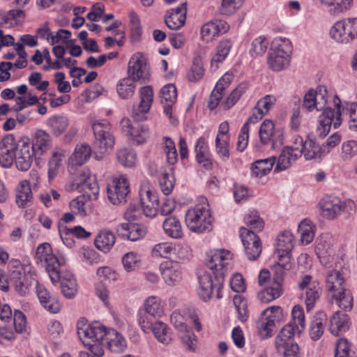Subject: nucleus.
Returning <instances> with one entry per match:
<instances>
[{
	"mask_svg": "<svg viewBox=\"0 0 357 357\" xmlns=\"http://www.w3.org/2000/svg\"><path fill=\"white\" fill-rule=\"evenodd\" d=\"M258 293L257 298L261 302L267 303L279 298L282 293V286L278 284L271 283Z\"/></svg>",
	"mask_w": 357,
	"mask_h": 357,
	"instance_id": "nucleus-43",
	"label": "nucleus"
},
{
	"mask_svg": "<svg viewBox=\"0 0 357 357\" xmlns=\"http://www.w3.org/2000/svg\"><path fill=\"white\" fill-rule=\"evenodd\" d=\"M107 197L114 205H118L126 202V197L130 192V183L126 177L122 175L114 178L108 184L107 188Z\"/></svg>",
	"mask_w": 357,
	"mask_h": 357,
	"instance_id": "nucleus-16",
	"label": "nucleus"
},
{
	"mask_svg": "<svg viewBox=\"0 0 357 357\" xmlns=\"http://www.w3.org/2000/svg\"><path fill=\"white\" fill-rule=\"evenodd\" d=\"M18 143L13 134L5 135L0 140V165L10 167L14 162Z\"/></svg>",
	"mask_w": 357,
	"mask_h": 357,
	"instance_id": "nucleus-20",
	"label": "nucleus"
},
{
	"mask_svg": "<svg viewBox=\"0 0 357 357\" xmlns=\"http://www.w3.org/2000/svg\"><path fill=\"white\" fill-rule=\"evenodd\" d=\"M278 262L274 266L273 270L274 271V277L272 281L274 284L282 286L283 276L285 271L291 268V258L289 257H278Z\"/></svg>",
	"mask_w": 357,
	"mask_h": 357,
	"instance_id": "nucleus-50",
	"label": "nucleus"
},
{
	"mask_svg": "<svg viewBox=\"0 0 357 357\" xmlns=\"http://www.w3.org/2000/svg\"><path fill=\"white\" fill-rule=\"evenodd\" d=\"M36 292L41 305L50 313H58L61 309L59 299L52 295L46 287L37 282Z\"/></svg>",
	"mask_w": 357,
	"mask_h": 357,
	"instance_id": "nucleus-25",
	"label": "nucleus"
},
{
	"mask_svg": "<svg viewBox=\"0 0 357 357\" xmlns=\"http://www.w3.org/2000/svg\"><path fill=\"white\" fill-rule=\"evenodd\" d=\"M316 104L317 110H323L322 114L319 117V126L317 128V135L319 138H324L329 132L331 125L334 128H337L342 123L340 99L336 96L334 99V103L336 111L329 107H326L328 100V91L324 86H318L316 90Z\"/></svg>",
	"mask_w": 357,
	"mask_h": 357,
	"instance_id": "nucleus-2",
	"label": "nucleus"
},
{
	"mask_svg": "<svg viewBox=\"0 0 357 357\" xmlns=\"http://www.w3.org/2000/svg\"><path fill=\"white\" fill-rule=\"evenodd\" d=\"M215 151L223 161H226L229 158V149L228 137H220L217 135L215 140Z\"/></svg>",
	"mask_w": 357,
	"mask_h": 357,
	"instance_id": "nucleus-56",
	"label": "nucleus"
},
{
	"mask_svg": "<svg viewBox=\"0 0 357 357\" xmlns=\"http://www.w3.org/2000/svg\"><path fill=\"white\" fill-rule=\"evenodd\" d=\"M240 236L248 258L256 260L261 252L260 238L252 230L245 227L240 229Z\"/></svg>",
	"mask_w": 357,
	"mask_h": 357,
	"instance_id": "nucleus-19",
	"label": "nucleus"
},
{
	"mask_svg": "<svg viewBox=\"0 0 357 357\" xmlns=\"http://www.w3.org/2000/svg\"><path fill=\"white\" fill-rule=\"evenodd\" d=\"M185 221L190 231L203 233L212 229L213 218L208 204H198L187 211Z\"/></svg>",
	"mask_w": 357,
	"mask_h": 357,
	"instance_id": "nucleus-5",
	"label": "nucleus"
},
{
	"mask_svg": "<svg viewBox=\"0 0 357 357\" xmlns=\"http://www.w3.org/2000/svg\"><path fill=\"white\" fill-rule=\"evenodd\" d=\"M357 154V142L351 139L343 142L340 157L344 161L349 160Z\"/></svg>",
	"mask_w": 357,
	"mask_h": 357,
	"instance_id": "nucleus-63",
	"label": "nucleus"
},
{
	"mask_svg": "<svg viewBox=\"0 0 357 357\" xmlns=\"http://www.w3.org/2000/svg\"><path fill=\"white\" fill-rule=\"evenodd\" d=\"M177 327L181 332H183L181 337L182 342L186 347V349L195 351V345L197 342L196 335L192 332L188 331L187 326L183 323H181Z\"/></svg>",
	"mask_w": 357,
	"mask_h": 357,
	"instance_id": "nucleus-57",
	"label": "nucleus"
},
{
	"mask_svg": "<svg viewBox=\"0 0 357 357\" xmlns=\"http://www.w3.org/2000/svg\"><path fill=\"white\" fill-rule=\"evenodd\" d=\"M160 104L162 106L163 113L168 116L170 123L176 126L178 120L172 115V107L176 102L177 90L172 84L164 86L160 90Z\"/></svg>",
	"mask_w": 357,
	"mask_h": 357,
	"instance_id": "nucleus-21",
	"label": "nucleus"
},
{
	"mask_svg": "<svg viewBox=\"0 0 357 357\" xmlns=\"http://www.w3.org/2000/svg\"><path fill=\"white\" fill-rule=\"evenodd\" d=\"M293 240V235L289 231H284L278 236L276 245L278 257H289L291 258L290 254L294 248Z\"/></svg>",
	"mask_w": 357,
	"mask_h": 357,
	"instance_id": "nucleus-33",
	"label": "nucleus"
},
{
	"mask_svg": "<svg viewBox=\"0 0 357 357\" xmlns=\"http://www.w3.org/2000/svg\"><path fill=\"white\" fill-rule=\"evenodd\" d=\"M130 38L132 43H138L142 35V27L139 15L134 10L128 12Z\"/></svg>",
	"mask_w": 357,
	"mask_h": 357,
	"instance_id": "nucleus-47",
	"label": "nucleus"
},
{
	"mask_svg": "<svg viewBox=\"0 0 357 357\" xmlns=\"http://www.w3.org/2000/svg\"><path fill=\"white\" fill-rule=\"evenodd\" d=\"M8 273L10 282L15 285V290L20 294L25 295L29 289V284L24 280V267L21 261L11 259L8 264Z\"/></svg>",
	"mask_w": 357,
	"mask_h": 357,
	"instance_id": "nucleus-17",
	"label": "nucleus"
},
{
	"mask_svg": "<svg viewBox=\"0 0 357 357\" xmlns=\"http://www.w3.org/2000/svg\"><path fill=\"white\" fill-rule=\"evenodd\" d=\"M259 136L262 144L271 143L272 149L283 143V133L282 130L275 128V124L271 120L266 119L261 124L259 130Z\"/></svg>",
	"mask_w": 357,
	"mask_h": 357,
	"instance_id": "nucleus-18",
	"label": "nucleus"
},
{
	"mask_svg": "<svg viewBox=\"0 0 357 357\" xmlns=\"http://www.w3.org/2000/svg\"><path fill=\"white\" fill-rule=\"evenodd\" d=\"M107 331L108 329L98 322L89 325L83 319L77 324V333L83 344H89V342H105Z\"/></svg>",
	"mask_w": 357,
	"mask_h": 357,
	"instance_id": "nucleus-10",
	"label": "nucleus"
},
{
	"mask_svg": "<svg viewBox=\"0 0 357 357\" xmlns=\"http://www.w3.org/2000/svg\"><path fill=\"white\" fill-rule=\"evenodd\" d=\"M354 203L353 202H342L337 197H326L320 202V208L323 215L328 219H334L341 212L352 211Z\"/></svg>",
	"mask_w": 357,
	"mask_h": 357,
	"instance_id": "nucleus-15",
	"label": "nucleus"
},
{
	"mask_svg": "<svg viewBox=\"0 0 357 357\" xmlns=\"http://www.w3.org/2000/svg\"><path fill=\"white\" fill-rule=\"evenodd\" d=\"M261 314L266 317H262L258 323V331L261 338L265 339L272 335L276 322L282 317V310L280 306H271Z\"/></svg>",
	"mask_w": 357,
	"mask_h": 357,
	"instance_id": "nucleus-14",
	"label": "nucleus"
},
{
	"mask_svg": "<svg viewBox=\"0 0 357 357\" xmlns=\"http://www.w3.org/2000/svg\"><path fill=\"white\" fill-rule=\"evenodd\" d=\"M140 102L132 110V116L135 121L146 119L145 115L149 111L153 100V89L151 86L141 88L139 91Z\"/></svg>",
	"mask_w": 357,
	"mask_h": 357,
	"instance_id": "nucleus-22",
	"label": "nucleus"
},
{
	"mask_svg": "<svg viewBox=\"0 0 357 357\" xmlns=\"http://www.w3.org/2000/svg\"><path fill=\"white\" fill-rule=\"evenodd\" d=\"M173 170V167H169V172L163 173L160 179L161 190L165 195H169L174 186L175 179L172 174Z\"/></svg>",
	"mask_w": 357,
	"mask_h": 357,
	"instance_id": "nucleus-58",
	"label": "nucleus"
},
{
	"mask_svg": "<svg viewBox=\"0 0 357 357\" xmlns=\"http://www.w3.org/2000/svg\"><path fill=\"white\" fill-rule=\"evenodd\" d=\"M349 326V317L346 314L336 312L330 318L329 331L335 335L345 332Z\"/></svg>",
	"mask_w": 357,
	"mask_h": 357,
	"instance_id": "nucleus-37",
	"label": "nucleus"
},
{
	"mask_svg": "<svg viewBox=\"0 0 357 357\" xmlns=\"http://www.w3.org/2000/svg\"><path fill=\"white\" fill-rule=\"evenodd\" d=\"M245 224L252 229L257 231H261L264 227V222L256 211H250L244 218Z\"/></svg>",
	"mask_w": 357,
	"mask_h": 357,
	"instance_id": "nucleus-60",
	"label": "nucleus"
},
{
	"mask_svg": "<svg viewBox=\"0 0 357 357\" xmlns=\"http://www.w3.org/2000/svg\"><path fill=\"white\" fill-rule=\"evenodd\" d=\"M58 279L52 281V283L60 282L61 292L67 298H72L75 296L77 291V285L74 275L69 271L61 272L58 270Z\"/></svg>",
	"mask_w": 357,
	"mask_h": 357,
	"instance_id": "nucleus-28",
	"label": "nucleus"
},
{
	"mask_svg": "<svg viewBox=\"0 0 357 357\" xmlns=\"http://www.w3.org/2000/svg\"><path fill=\"white\" fill-rule=\"evenodd\" d=\"M195 153L197 162L205 169L210 170L213 168L211 153L205 137H200L197 139L195 145Z\"/></svg>",
	"mask_w": 357,
	"mask_h": 357,
	"instance_id": "nucleus-29",
	"label": "nucleus"
},
{
	"mask_svg": "<svg viewBox=\"0 0 357 357\" xmlns=\"http://www.w3.org/2000/svg\"><path fill=\"white\" fill-rule=\"evenodd\" d=\"M301 156L303 155L306 160L320 158L321 157V148L312 139H307L303 147L299 149Z\"/></svg>",
	"mask_w": 357,
	"mask_h": 357,
	"instance_id": "nucleus-46",
	"label": "nucleus"
},
{
	"mask_svg": "<svg viewBox=\"0 0 357 357\" xmlns=\"http://www.w3.org/2000/svg\"><path fill=\"white\" fill-rule=\"evenodd\" d=\"M70 190L82 192L84 197L89 200H96L99 196V185L96 175L91 174L89 170H84L73 181Z\"/></svg>",
	"mask_w": 357,
	"mask_h": 357,
	"instance_id": "nucleus-7",
	"label": "nucleus"
},
{
	"mask_svg": "<svg viewBox=\"0 0 357 357\" xmlns=\"http://www.w3.org/2000/svg\"><path fill=\"white\" fill-rule=\"evenodd\" d=\"M161 275L168 285H172L181 279V272L173 266L172 261H165L160 265Z\"/></svg>",
	"mask_w": 357,
	"mask_h": 357,
	"instance_id": "nucleus-39",
	"label": "nucleus"
},
{
	"mask_svg": "<svg viewBox=\"0 0 357 357\" xmlns=\"http://www.w3.org/2000/svg\"><path fill=\"white\" fill-rule=\"evenodd\" d=\"M161 149L162 153L166 157L167 162L170 167H172L178 160V153L174 142L169 137H164L162 139Z\"/></svg>",
	"mask_w": 357,
	"mask_h": 357,
	"instance_id": "nucleus-45",
	"label": "nucleus"
},
{
	"mask_svg": "<svg viewBox=\"0 0 357 357\" xmlns=\"http://www.w3.org/2000/svg\"><path fill=\"white\" fill-rule=\"evenodd\" d=\"M105 344L111 351L115 353L123 352L126 348L125 338L121 334L112 328L107 331Z\"/></svg>",
	"mask_w": 357,
	"mask_h": 357,
	"instance_id": "nucleus-35",
	"label": "nucleus"
},
{
	"mask_svg": "<svg viewBox=\"0 0 357 357\" xmlns=\"http://www.w3.org/2000/svg\"><path fill=\"white\" fill-rule=\"evenodd\" d=\"M142 210L135 204H130L124 213V218L129 221L139 220L142 211L145 216L153 218L156 215V192L155 187L146 180L142 182L139 188Z\"/></svg>",
	"mask_w": 357,
	"mask_h": 357,
	"instance_id": "nucleus-3",
	"label": "nucleus"
},
{
	"mask_svg": "<svg viewBox=\"0 0 357 357\" xmlns=\"http://www.w3.org/2000/svg\"><path fill=\"white\" fill-rule=\"evenodd\" d=\"M128 78L135 82L146 83L151 77L150 67L146 56L142 52L135 53L128 64Z\"/></svg>",
	"mask_w": 357,
	"mask_h": 357,
	"instance_id": "nucleus-9",
	"label": "nucleus"
},
{
	"mask_svg": "<svg viewBox=\"0 0 357 357\" xmlns=\"http://www.w3.org/2000/svg\"><path fill=\"white\" fill-rule=\"evenodd\" d=\"M275 162V157L258 160L253 162L251 166V175L254 177H262L268 174L272 169Z\"/></svg>",
	"mask_w": 357,
	"mask_h": 357,
	"instance_id": "nucleus-41",
	"label": "nucleus"
},
{
	"mask_svg": "<svg viewBox=\"0 0 357 357\" xmlns=\"http://www.w3.org/2000/svg\"><path fill=\"white\" fill-rule=\"evenodd\" d=\"M298 232L301 234V241L303 244L307 245L314 238V233L312 226L308 220H303L298 225Z\"/></svg>",
	"mask_w": 357,
	"mask_h": 357,
	"instance_id": "nucleus-54",
	"label": "nucleus"
},
{
	"mask_svg": "<svg viewBox=\"0 0 357 357\" xmlns=\"http://www.w3.org/2000/svg\"><path fill=\"white\" fill-rule=\"evenodd\" d=\"M139 262V256L135 252H128L122 257V264L127 272L135 271Z\"/></svg>",
	"mask_w": 357,
	"mask_h": 357,
	"instance_id": "nucleus-62",
	"label": "nucleus"
},
{
	"mask_svg": "<svg viewBox=\"0 0 357 357\" xmlns=\"http://www.w3.org/2000/svg\"><path fill=\"white\" fill-rule=\"evenodd\" d=\"M231 259L229 251L225 250H215L208 256L206 264L211 272L198 274V294L201 299L207 301L213 296L217 299L222 297L220 291Z\"/></svg>",
	"mask_w": 357,
	"mask_h": 357,
	"instance_id": "nucleus-1",
	"label": "nucleus"
},
{
	"mask_svg": "<svg viewBox=\"0 0 357 357\" xmlns=\"http://www.w3.org/2000/svg\"><path fill=\"white\" fill-rule=\"evenodd\" d=\"M50 132L55 137L63 135V141L71 142L77 136L78 128L74 125H70L68 117L63 115H55L50 117L47 122Z\"/></svg>",
	"mask_w": 357,
	"mask_h": 357,
	"instance_id": "nucleus-11",
	"label": "nucleus"
},
{
	"mask_svg": "<svg viewBox=\"0 0 357 357\" xmlns=\"http://www.w3.org/2000/svg\"><path fill=\"white\" fill-rule=\"evenodd\" d=\"M347 266H342L340 269H333L327 272L326 275V289L331 297L339 296L340 293L347 289L345 280L349 275Z\"/></svg>",
	"mask_w": 357,
	"mask_h": 357,
	"instance_id": "nucleus-13",
	"label": "nucleus"
},
{
	"mask_svg": "<svg viewBox=\"0 0 357 357\" xmlns=\"http://www.w3.org/2000/svg\"><path fill=\"white\" fill-rule=\"evenodd\" d=\"M291 46L287 38L273 40L268 53L267 63L270 69L279 72L287 68L290 63Z\"/></svg>",
	"mask_w": 357,
	"mask_h": 357,
	"instance_id": "nucleus-4",
	"label": "nucleus"
},
{
	"mask_svg": "<svg viewBox=\"0 0 357 357\" xmlns=\"http://www.w3.org/2000/svg\"><path fill=\"white\" fill-rule=\"evenodd\" d=\"M320 292L321 289L319 284L317 286L312 285V287L305 289L304 302L307 311L313 308L316 301L319 298Z\"/></svg>",
	"mask_w": 357,
	"mask_h": 357,
	"instance_id": "nucleus-52",
	"label": "nucleus"
},
{
	"mask_svg": "<svg viewBox=\"0 0 357 357\" xmlns=\"http://www.w3.org/2000/svg\"><path fill=\"white\" fill-rule=\"evenodd\" d=\"M120 124L122 131L129 136L130 139L137 144L144 143L149 137V130L147 128L139 123L132 124L128 118H123Z\"/></svg>",
	"mask_w": 357,
	"mask_h": 357,
	"instance_id": "nucleus-23",
	"label": "nucleus"
},
{
	"mask_svg": "<svg viewBox=\"0 0 357 357\" xmlns=\"http://www.w3.org/2000/svg\"><path fill=\"white\" fill-rule=\"evenodd\" d=\"M299 157H301L299 147H284L278 156L274 171L278 172L288 169Z\"/></svg>",
	"mask_w": 357,
	"mask_h": 357,
	"instance_id": "nucleus-30",
	"label": "nucleus"
},
{
	"mask_svg": "<svg viewBox=\"0 0 357 357\" xmlns=\"http://www.w3.org/2000/svg\"><path fill=\"white\" fill-rule=\"evenodd\" d=\"M52 139L50 134L43 130L36 132L34 141L31 144L33 151L38 155H43L51 146Z\"/></svg>",
	"mask_w": 357,
	"mask_h": 357,
	"instance_id": "nucleus-34",
	"label": "nucleus"
},
{
	"mask_svg": "<svg viewBox=\"0 0 357 357\" xmlns=\"http://www.w3.org/2000/svg\"><path fill=\"white\" fill-rule=\"evenodd\" d=\"M187 3L183 2L179 6L167 11L165 22L166 25L172 30L181 28L185 22Z\"/></svg>",
	"mask_w": 357,
	"mask_h": 357,
	"instance_id": "nucleus-27",
	"label": "nucleus"
},
{
	"mask_svg": "<svg viewBox=\"0 0 357 357\" xmlns=\"http://www.w3.org/2000/svg\"><path fill=\"white\" fill-rule=\"evenodd\" d=\"M116 232L124 238L132 241H137L144 237L147 229L143 225L126 222L119 224L116 227Z\"/></svg>",
	"mask_w": 357,
	"mask_h": 357,
	"instance_id": "nucleus-26",
	"label": "nucleus"
},
{
	"mask_svg": "<svg viewBox=\"0 0 357 357\" xmlns=\"http://www.w3.org/2000/svg\"><path fill=\"white\" fill-rule=\"evenodd\" d=\"M296 331V326L292 323L285 325L280 331L275 340L276 350L284 349V345L291 342V339Z\"/></svg>",
	"mask_w": 357,
	"mask_h": 357,
	"instance_id": "nucleus-42",
	"label": "nucleus"
},
{
	"mask_svg": "<svg viewBox=\"0 0 357 357\" xmlns=\"http://www.w3.org/2000/svg\"><path fill=\"white\" fill-rule=\"evenodd\" d=\"M276 98L274 96L266 95L257 102L255 110L264 116L269 112L272 106L275 103Z\"/></svg>",
	"mask_w": 357,
	"mask_h": 357,
	"instance_id": "nucleus-64",
	"label": "nucleus"
},
{
	"mask_svg": "<svg viewBox=\"0 0 357 357\" xmlns=\"http://www.w3.org/2000/svg\"><path fill=\"white\" fill-rule=\"evenodd\" d=\"M32 192L30 182L27 180L21 181L17 187L16 203L20 207H25L31 201Z\"/></svg>",
	"mask_w": 357,
	"mask_h": 357,
	"instance_id": "nucleus-44",
	"label": "nucleus"
},
{
	"mask_svg": "<svg viewBox=\"0 0 357 357\" xmlns=\"http://www.w3.org/2000/svg\"><path fill=\"white\" fill-rule=\"evenodd\" d=\"M162 226L165 234L172 238H179L183 235L181 223L174 216L165 218Z\"/></svg>",
	"mask_w": 357,
	"mask_h": 357,
	"instance_id": "nucleus-48",
	"label": "nucleus"
},
{
	"mask_svg": "<svg viewBox=\"0 0 357 357\" xmlns=\"http://www.w3.org/2000/svg\"><path fill=\"white\" fill-rule=\"evenodd\" d=\"M118 161L125 167H132L137 162V154L132 149H123L117 152Z\"/></svg>",
	"mask_w": 357,
	"mask_h": 357,
	"instance_id": "nucleus-53",
	"label": "nucleus"
},
{
	"mask_svg": "<svg viewBox=\"0 0 357 357\" xmlns=\"http://www.w3.org/2000/svg\"><path fill=\"white\" fill-rule=\"evenodd\" d=\"M116 237L113 232L109 230H102L95 239V245L100 251L106 253L114 246Z\"/></svg>",
	"mask_w": 357,
	"mask_h": 357,
	"instance_id": "nucleus-40",
	"label": "nucleus"
},
{
	"mask_svg": "<svg viewBox=\"0 0 357 357\" xmlns=\"http://www.w3.org/2000/svg\"><path fill=\"white\" fill-rule=\"evenodd\" d=\"M35 259L37 264L40 263L45 266L51 281L59 278L58 270L64 264V259H59L54 255L50 243H43L37 247Z\"/></svg>",
	"mask_w": 357,
	"mask_h": 357,
	"instance_id": "nucleus-6",
	"label": "nucleus"
},
{
	"mask_svg": "<svg viewBox=\"0 0 357 357\" xmlns=\"http://www.w3.org/2000/svg\"><path fill=\"white\" fill-rule=\"evenodd\" d=\"M231 47L232 42L227 38L222 39L218 43L215 47V52L211 58V68L215 70L218 68V63L225 61Z\"/></svg>",
	"mask_w": 357,
	"mask_h": 357,
	"instance_id": "nucleus-36",
	"label": "nucleus"
},
{
	"mask_svg": "<svg viewBox=\"0 0 357 357\" xmlns=\"http://www.w3.org/2000/svg\"><path fill=\"white\" fill-rule=\"evenodd\" d=\"M156 298L149 297L144 303V309L139 311L138 322L145 333H152L156 337Z\"/></svg>",
	"mask_w": 357,
	"mask_h": 357,
	"instance_id": "nucleus-12",
	"label": "nucleus"
},
{
	"mask_svg": "<svg viewBox=\"0 0 357 357\" xmlns=\"http://www.w3.org/2000/svg\"><path fill=\"white\" fill-rule=\"evenodd\" d=\"M68 155V151L61 147H56L53 150L51 157L48 162V177L52 179L57 175L62 162Z\"/></svg>",
	"mask_w": 357,
	"mask_h": 357,
	"instance_id": "nucleus-31",
	"label": "nucleus"
},
{
	"mask_svg": "<svg viewBox=\"0 0 357 357\" xmlns=\"http://www.w3.org/2000/svg\"><path fill=\"white\" fill-rule=\"evenodd\" d=\"M248 83L243 82L240 83L229 94L225 100V105L227 109L234 106L240 99L241 96L248 90Z\"/></svg>",
	"mask_w": 357,
	"mask_h": 357,
	"instance_id": "nucleus-55",
	"label": "nucleus"
},
{
	"mask_svg": "<svg viewBox=\"0 0 357 357\" xmlns=\"http://www.w3.org/2000/svg\"><path fill=\"white\" fill-rule=\"evenodd\" d=\"M229 25L223 20H215L204 24L201 28V38L206 42L212 41L215 37L227 33Z\"/></svg>",
	"mask_w": 357,
	"mask_h": 357,
	"instance_id": "nucleus-24",
	"label": "nucleus"
},
{
	"mask_svg": "<svg viewBox=\"0 0 357 357\" xmlns=\"http://www.w3.org/2000/svg\"><path fill=\"white\" fill-rule=\"evenodd\" d=\"M135 81L131 78L125 77L119 81L116 85V91L123 99H126L132 96L135 89Z\"/></svg>",
	"mask_w": 357,
	"mask_h": 357,
	"instance_id": "nucleus-51",
	"label": "nucleus"
},
{
	"mask_svg": "<svg viewBox=\"0 0 357 357\" xmlns=\"http://www.w3.org/2000/svg\"><path fill=\"white\" fill-rule=\"evenodd\" d=\"M330 36L337 42L342 43H347L354 40L345 19L334 24L330 30Z\"/></svg>",
	"mask_w": 357,
	"mask_h": 357,
	"instance_id": "nucleus-32",
	"label": "nucleus"
},
{
	"mask_svg": "<svg viewBox=\"0 0 357 357\" xmlns=\"http://www.w3.org/2000/svg\"><path fill=\"white\" fill-rule=\"evenodd\" d=\"M91 149L87 144H77L70 157L71 165L80 166L84 165L91 157Z\"/></svg>",
	"mask_w": 357,
	"mask_h": 357,
	"instance_id": "nucleus-38",
	"label": "nucleus"
},
{
	"mask_svg": "<svg viewBox=\"0 0 357 357\" xmlns=\"http://www.w3.org/2000/svg\"><path fill=\"white\" fill-rule=\"evenodd\" d=\"M326 321V314L324 312H319L315 314L310 331V335L312 340H317L322 336Z\"/></svg>",
	"mask_w": 357,
	"mask_h": 357,
	"instance_id": "nucleus-49",
	"label": "nucleus"
},
{
	"mask_svg": "<svg viewBox=\"0 0 357 357\" xmlns=\"http://www.w3.org/2000/svg\"><path fill=\"white\" fill-rule=\"evenodd\" d=\"M338 306L345 311H349L353 307V296L349 290L345 289L339 296L331 297Z\"/></svg>",
	"mask_w": 357,
	"mask_h": 357,
	"instance_id": "nucleus-59",
	"label": "nucleus"
},
{
	"mask_svg": "<svg viewBox=\"0 0 357 357\" xmlns=\"http://www.w3.org/2000/svg\"><path fill=\"white\" fill-rule=\"evenodd\" d=\"M292 323L296 328V331L301 333L305 328V314L303 309L299 305H295L291 310Z\"/></svg>",
	"mask_w": 357,
	"mask_h": 357,
	"instance_id": "nucleus-61",
	"label": "nucleus"
},
{
	"mask_svg": "<svg viewBox=\"0 0 357 357\" xmlns=\"http://www.w3.org/2000/svg\"><path fill=\"white\" fill-rule=\"evenodd\" d=\"M94 135L93 146L100 153L106 152L114 144V137L111 132L112 125L106 119L95 121L92 123Z\"/></svg>",
	"mask_w": 357,
	"mask_h": 357,
	"instance_id": "nucleus-8",
	"label": "nucleus"
}]
</instances>
